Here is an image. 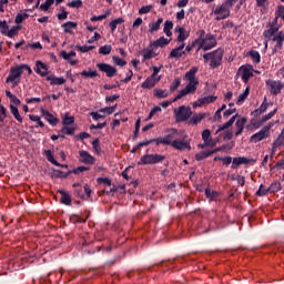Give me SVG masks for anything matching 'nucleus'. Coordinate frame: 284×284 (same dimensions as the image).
I'll use <instances>...</instances> for the list:
<instances>
[{
  "label": "nucleus",
  "instance_id": "nucleus-1",
  "mask_svg": "<svg viewBox=\"0 0 284 284\" xmlns=\"http://www.w3.org/2000/svg\"><path fill=\"white\" fill-rule=\"evenodd\" d=\"M196 72H199V68L192 67L184 74V81H187L189 83L178 93V95L173 99L172 103H175V101L183 99V97H187V94H194V92H196V89L199 88V79H196Z\"/></svg>",
  "mask_w": 284,
  "mask_h": 284
},
{
  "label": "nucleus",
  "instance_id": "nucleus-2",
  "mask_svg": "<svg viewBox=\"0 0 284 284\" xmlns=\"http://www.w3.org/2000/svg\"><path fill=\"white\" fill-rule=\"evenodd\" d=\"M236 1L239 0H226L220 7L215 8L214 14L217 16L215 21H223L224 19L230 18L231 10L234 8Z\"/></svg>",
  "mask_w": 284,
  "mask_h": 284
},
{
  "label": "nucleus",
  "instance_id": "nucleus-3",
  "mask_svg": "<svg viewBox=\"0 0 284 284\" xmlns=\"http://www.w3.org/2000/svg\"><path fill=\"white\" fill-rule=\"evenodd\" d=\"M22 75H23V71L21 69V64L11 67L9 71V75L6 79V83H12L13 88H17V85L21 83Z\"/></svg>",
  "mask_w": 284,
  "mask_h": 284
},
{
  "label": "nucleus",
  "instance_id": "nucleus-4",
  "mask_svg": "<svg viewBox=\"0 0 284 284\" xmlns=\"http://www.w3.org/2000/svg\"><path fill=\"white\" fill-rule=\"evenodd\" d=\"M175 121L176 123H183L192 119V108L181 105L178 109H174Z\"/></svg>",
  "mask_w": 284,
  "mask_h": 284
},
{
  "label": "nucleus",
  "instance_id": "nucleus-5",
  "mask_svg": "<svg viewBox=\"0 0 284 284\" xmlns=\"http://www.w3.org/2000/svg\"><path fill=\"white\" fill-rule=\"evenodd\" d=\"M163 161H165V155H161L158 153L145 154L140 159L138 165H156V163H163Z\"/></svg>",
  "mask_w": 284,
  "mask_h": 284
},
{
  "label": "nucleus",
  "instance_id": "nucleus-6",
  "mask_svg": "<svg viewBox=\"0 0 284 284\" xmlns=\"http://www.w3.org/2000/svg\"><path fill=\"white\" fill-rule=\"evenodd\" d=\"M197 50H204L207 52V50H212V48H216L217 42L216 38L212 33H206L205 38L202 39V41L197 44Z\"/></svg>",
  "mask_w": 284,
  "mask_h": 284
},
{
  "label": "nucleus",
  "instance_id": "nucleus-7",
  "mask_svg": "<svg viewBox=\"0 0 284 284\" xmlns=\"http://www.w3.org/2000/svg\"><path fill=\"white\" fill-rule=\"evenodd\" d=\"M223 54H225V49L223 48H217L216 50L212 51L210 68L213 70L220 68L221 63H223Z\"/></svg>",
  "mask_w": 284,
  "mask_h": 284
},
{
  "label": "nucleus",
  "instance_id": "nucleus-8",
  "mask_svg": "<svg viewBox=\"0 0 284 284\" xmlns=\"http://www.w3.org/2000/svg\"><path fill=\"white\" fill-rule=\"evenodd\" d=\"M270 130H272V124L263 126L261 131L250 138V142L258 143L261 141H265V139H270Z\"/></svg>",
  "mask_w": 284,
  "mask_h": 284
},
{
  "label": "nucleus",
  "instance_id": "nucleus-9",
  "mask_svg": "<svg viewBox=\"0 0 284 284\" xmlns=\"http://www.w3.org/2000/svg\"><path fill=\"white\" fill-rule=\"evenodd\" d=\"M242 73V81L247 83L254 77V67L252 64H244L239 68L237 74Z\"/></svg>",
  "mask_w": 284,
  "mask_h": 284
},
{
  "label": "nucleus",
  "instance_id": "nucleus-10",
  "mask_svg": "<svg viewBox=\"0 0 284 284\" xmlns=\"http://www.w3.org/2000/svg\"><path fill=\"white\" fill-rule=\"evenodd\" d=\"M97 68L100 72H104L108 79H112V77H116V68L112 67L111 64L100 62L97 64Z\"/></svg>",
  "mask_w": 284,
  "mask_h": 284
},
{
  "label": "nucleus",
  "instance_id": "nucleus-11",
  "mask_svg": "<svg viewBox=\"0 0 284 284\" xmlns=\"http://www.w3.org/2000/svg\"><path fill=\"white\" fill-rule=\"evenodd\" d=\"M266 84L270 87V91L271 94H273V97H278V94H281V91L284 88V83L282 81H268L266 82Z\"/></svg>",
  "mask_w": 284,
  "mask_h": 284
},
{
  "label": "nucleus",
  "instance_id": "nucleus-12",
  "mask_svg": "<svg viewBox=\"0 0 284 284\" xmlns=\"http://www.w3.org/2000/svg\"><path fill=\"white\" fill-rule=\"evenodd\" d=\"M79 156H80V163H84V165H94L97 159L90 154L88 151H79Z\"/></svg>",
  "mask_w": 284,
  "mask_h": 284
},
{
  "label": "nucleus",
  "instance_id": "nucleus-13",
  "mask_svg": "<svg viewBox=\"0 0 284 284\" xmlns=\"http://www.w3.org/2000/svg\"><path fill=\"white\" fill-rule=\"evenodd\" d=\"M250 163H256V160L245 156L234 158L231 168L232 170H236V168H239L240 165H250Z\"/></svg>",
  "mask_w": 284,
  "mask_h": 284
},
{
  "label": "nucleus",
  "instance_id": "nucleus-14",
  "mask_svg": "<svg viewBox=\"0 0 284 284\" xmlns=\"http://www.w3.org/2000/svg\"><path fill=\"white\" fill-rule=\"evenodd\" d=\"M272 41H274L276 44L273 49V54H276L278 50H283V42H284V32L280 31L276 36L272 38Z\"/></svg>",
  "mask_w": 284,
  "mask_h": 284
},
{
  "label": "nucleus",
  "instance_id": "nucleus-15",
  "mask_svg": "<svg viewBox=\"0 0 284 284\" xmlns=\"http://www.w3.org/2000/svg\"><path fill=\"white\" fill-rule=\"evenodd\" d=\"M161 81V77L154 78V75H150L143 83L142 88L143 90H152Z\"/></svg>",
  "mask_w": 284,
  "mask_h": 284
},
{
  "label": "nucleus",
  "instance_id": "nucleus-16",
  "mask_svg": "<svg viewBox=\"0 0 284 284\" xmlns=\"http://www.w3.org/2000/svg\"><path fill=\"white\" fill-rule=\"evenodd\" d=\"M175 150H192V145L187 141L174 140L170 143Z\"/></svg>",
  "mask_w": 284,
  "mask_h": 284
},
{
  "label": "nucleus",
  "instance_id": "nucleus-17",
  "mask_svg": "<svg viewBox=\"0 0 284 284\" xmlns=\"http://www.w3.org/2000/svg\"><path fill=\"white\" fill-rule=\"evenodd\" d=\"M202 140L204 141V145H210V148H214V145H216V143L212 139V132L210 131V129H205L202 132Z\"/></svg>",
  "mask_w": 284,
  "mask_h": 284
},
{
  "label": "nucleus",
  "instance_id": "nucleus-18",
  "mask_svg": "<svg viewBox=\"0 0 284 284\" xmlns=\"http://www.w3.org/2000/svg\"><path fill=\"white\" fill-rule=\"evenodd\" d=\"M34 72L39 74L40 77H48V65L43 63L42 61L36 62Z\"/></svg>",
  "mask_w": 284,
  "mask_h": 284
},
{
  "label": "nucleus",
  "instance_id": "nucleus-19",
  "mask_svg": "<svg viewBox=\"0 0 284 284\" xmlns=\"http://www.w3.org/2000/svg\"><path fill=\"white\" fill-rule=\"evenodd\" d=\"M41 114L44 116L45 121L50 123V125H58L59 124V119H57L50 111L45 109H41Z\"/></svg>",
  "mask_w": 284,
  "mask_h": 284
},
{
  "label": "nucleus",
  "instance_id": "nucleus-20",
  "mask_svg": "<svg viewBox=\"0 0 284 284\" xmlns=\"http://www.w3.org/2000/svg\"><path fill=\"white\" fill-rule=\"evenodd\" d=\"M170 41H172V39L160 37L158 40L151 42V48H165V45H170Z\"/></svg>",
  "mask_w": 284,
  "mask_h": 284
},
{
  "label": "nucleus",
  "instance_id": "nucleus-21",
  "mask_svg": "<svg viewBox=\"0 0 284 284\" xmlns=\"http://www.w3.org/2000/svg\"><path fill=\"white\" fill-rule=\"evenodd\" d=\"M270 108V103H267V98H264V101L260 105V108L255 109L251 114L253 116H260V114H264V112H267V109Z\"/></svg>",
  "mask_w": 284,
  "mask_h": 284
},
{
  "label": "nucleus",
  "instance_id": "nucleus-22",
  "mask_svg": "<svg viewBox=\"0 0 284 284\" xmlns=\"http://www.w3.org/2000/svg\"><path fill=\"white\" fill-rule=\"evenodd\" d=\"M245 123H247V118H242L235 122V128L237 129L235 136H241V134H243V130H245Z\"/></svg>",
  "mask_w": 284,
  "mask_h": 284
},
{
  "label": "nucleus",
  "instance_id": "nucleus-23",
  "mask_svg": "<svg viewBox=\"0 0 284 284\" xmlns=\"http://www.w3.org/2000/svg\"><path fill=\"white\" fill-rule=\"evenodd\" d=\"M59 194H61L60 203L62 205H72V197L70 196L69 192H65L63 190L58 191Z\"/></svg>",
  "mask_w": 284,
  "mask_h": 284
},
{
  "label": "nucleus",
  "instance_id": "nucleus-24",
  "mask_svg": "<svg viewBox=\"0 0 284 284\" xmlns=\"http://www.w3.org/2000/svg\"><path fill=\"white\" fill-rule=\"evenodd\" d=\"M278 32V27H268V29L264 30L263 37L267 41H272L274 39V34Z\"/></svg>",
  "mask_w": 284,
  "mask_h": 284
},
{
  "label": "nucleus",
  "instance_id": "nucleus-25",
  "mask_svg": "<svg viewBox=\"0 0 284 284\" xmlns=\"http://www.w3.org/2000/svg\"><path fill=\"white\" fill-rule=\"evenodd\" d=\"M207 116V113H199L194 114L192 118L189 119L187 123L189 125H199L201 123L202 119Z\"/></svg>",
  "mask_w": 284,
  "mask_h": 284
},
{
  "label": "nucleus",
  "instance_id": "nucleus-26",
  "mask_svg": "<svg viewBox=\"0 0 284 284\" xmlns=\"http://www.w3.org/2000/svg\"><path fill=\"white\" fill-rule=\"evenodd\" d=\"M161 23H163V18H159L156 22L150 23L149 24V32L151 34H154V32H159L161 30Z\"/></svg>",
  "mask_w": 284,
  "mask_h": 284
},
{
  "label": "nucleus",
  "instance_id": "nucleus-27",
  "mask_svg": "<svg viewBox=\"0 0 284 284\" xmlns=\"http://www.w3.org/2000/svg\"><path fill=\"white\" fill-rule=\"evenodd\" d=\"M47 81H50V85H63V83H65L64 78H58L53 75H48Z\"/></svg>",
  "mask_w": 284,
  "mask_h": 284
},
{
  "label": "nucleus",
  "instance_id": "nucleus-28",
  "mask_svg": "<svg viewBox=\"0 0 284 284\" xmlns=\"http://www.w3.org/2000/svg\"><path fill=\"white\" fill-rule=\"evenodd\" d=\"M190 38V32L185 31V28H180V33L176 38L178 43H183V41H186V39Z\"/></svg>",
  "mask_w": 284,
  "mask_h": 284
},
{
  "label": "nucleus",
  "instance_id": "nucleus-29",
  "mask_svg": "<svg viewBox=\"0 0 284 284\" xmlns=\"http://www.w3.org/2000/svg\"><path fill=\"white\" fill-rule=\"evenodd\" d=\"M10 110L16 121H18V123H23V118H21V114L19 113V108H17L14 104H10Z\"/></svg>",
  "mask_w": 284,
  "mask_h": 284
},
{
  "label": "nucleus",
  "instance_id": "nucleus-30",
  "mask_svg": "<svg viewBox=\"0 0 284 284\" xmlns=\"http://www.w3.org/2000/svg\"><path fill=\"white\" fill-rule=\"evenodd\" d=\"M72 174V171H68L67 173H63V171L60 170H53L52 171V178L53 179H68Z\"/></svg>",
  "mask_w": 284,
  "mask_h": 284
},
{
  "label": "nucleus",
  "instance_id": "nucleus-31",
  "mask_svg": "<svg viewBox=\"0 0 284 284\" xmlns=\"http://www.w3.org/2000/svg\"><path fill=\"white\" fill-rule=\"evenodd\" d=\"M20 30H21V26H19V24L14 26L10 30L7 31L4 37H9V39H14V37H17V34H19Z\"/></svg>",
  "mask_w": 284,
  "mask_h": 284
},
{
  "label": "nucleus",
  "instance_id": "nucleus-32",
  "mask_svg": "<svg viewBox=\"0 0 284 284\" xmlns=\"http://www.w3.org/2000/svg\"><path fill=\"white\" fill-rule=\"evenodd\" d=\"M174 28V22L166 20L164 22V29L163 32L166 34V37H172V29Z\"/></svg>",
  "mask_w": 284,
  "mask_h": 284
},
{
  "label": "nucleus",
  "instance_id": "nucleus-33",
  "mask_svg": "<svg viewBox=\"0 0 284 284\" xmlns=\"http://www.w3.org/2000/svg\"><path fill=\"white\" fill-rule=\"evenodd\" d=\"M184 54H185V51H181L176 47L173 50H171V52L169 54V59H181V57H183Z\"/></svg>",
  "mask_w": 284,
  "mask_h": 284
},
{
  "label": "nucleus",
  "instance_id": "nucleus-34",
  "mask_svg": "<svg viewBox=\"0 0 284 284\" xmlns=\"http://www.w3.org/2000/svg\"><path fill=\"white\" fill-rule=\"evenodd\" d=\"M62 28L65 34H72V30L77 28V22H72V21L65 22L62 24Z\"/></svg>",
  "mask_w": 284,
  "mask_h": 284
},
{
  "label": "nucleus",
  "instance_id": "nucleus-35",
  "mask_svg": "<svg viewBox=\"0 0 284 284\" xmlns=\"http://www.w3.org/2000/svg\"><path fill=\"white\" fill-rule=\"evenodd\" d=\"M205 196L209 199V201H216L219 199V192L212 191L210 187L205 189Z\"/></svg>",
  "mask_w": 284,
  "mask_h": 284
},
{
  "label": "nucleus",
  "instance_id": "nucleus-36",
  "mask_svg": "<svg viewBox=\"0 0 284 284\" xmlns=\"http://www.w3.org/2000/svg\"><path fill=\"white\" fill-rule=\"evenodd\" d=\"M268 190L270 194H276V192H281V190H283V186L281 185V182L275 181L268 186Z\"/></svg>",
  "mask_w": 284,
  "mask_h": 284
},
{
  "label": "nucleus",
  "instance_id": "nucleus-37",
  "mask_svg": "<svg viewBox=\"0 0 284 284\" xmlns=\"http://www.w3.org/2000/svg\"><path fill=\"white\" fill-rule=\"evenodd\" d=\"M247 55L251 57L253 63H261V53L258 51L251 50Z\"/></svg>",
  "mask_w": 284,
  "mask_h": 284
},
{
  "label": "nucleus",
  "instance_id": "nucleus-38",
  "mask_svg": "<svg viewBox=\"0 0 284 284\" xmlns=\"http://www.w3.org/2000/svg\"><path fill=\"white\" fill-rule=\"evenodd\" d=\"M154 97H156V99H168V97H170V92L163 89H155Z\"/></svg>",
  "mask_w": 284,
  "mask_h": 284
},
{
  "label": "nucleus",
  "instance_id": "nucleus-39",
  "mask_svg": "<svg viewBox=\"0 0 284 284\" xmlns=\"http://www.w3.org/2000/svg\"><path fill=\"white\" fill-rule=\"evenodd\" d=\"M44 155L47 158V161H49V163H52V165H61V163L54 160V155L52 154L51 150H44Z\"/></svg>",
  "mask_w": 284,
  "mask_h": 284
},
{
  "label": "nucleus",
  "instance_id": "nucleus-40",
  "mask_svg": "<svg viewBox=\"0 0 284 284\" xmlns=\"http://www.w3.org/2000/svg\"><path fill=\"white\" fill-rule=\"evenodd\" d=\"M110 14H112V10H106L104 14H100V16H93L90 18V21L94 22V21H103V19H108V17H110Z\"/></svg>",
  "mask_w": 284,
  "mask_h": 284
},
{
  "label": "nucleus",
  "instance_id": "nucleus-41",
  "mask_svg": "<svg viewBox=\"0 0 284 284\" xmlns=\"http://www.w3.org/2000/svg\"><path fill=\"white\" fill-rule=\"evenodd\" d=\"M179 136V130L171 129L169 130V134L164 136V140H166L169 143H172V139H176Z\"/></svg>",
  "mask_w": 284,
  "mask_h": 284
},
{
  "label": "nucleus",
  "instance_id": "nucleus-42",
  "mask_svg": "<svg viewBox=\"0 0 284 284\" xmlns=\"http://www.w3.org/2000/svg\"><path fill=\"white\" fill-rule=\"evenodd\" d=\"M121 23H125V20L123 18H118L112 20L109 26L111 28V32H114L116 30V26H121Z\"/></svg>",
  "mask_w": 284,
  "mask_h": 284
},
{
  "label": "nucleus",
  "instance_id": "nucleus-43",
  "mask_svg": "<svg viewBox=\"0 0 284 284\" xmlns=\"http://www.w3.org/2000/svg\"><path fill=\"white\" fill-rule=\"evenodd\" d=\"M247 97H250V87H246L245 91L239 95L236 105H241V103H243L247 99Z\"/></svg>",
  "mask_w": 284,
  "mask_h": 284
},
{
  "label": "nucleus",
  "instance_id": "nucleus-44",
  "mask_svg": "<svg viewBox=\"0 0 284 284\" xmlns=\"http://www.w3.org/2000/svg\"><path fill=\"white\" fill-rule=\"evenodd\" d=\"M255 194L256 196H267L270 194V186L265 187V185L261 184Z\"/></svg>",
  "mask_w": 284,
  "mask_h": 284
},
{
  "label": "nucleus",
  "instance_id": "nucleus-45",
  "mask_svg": "<svg viewBox=\"0 0 284 284\" xmlns=\"http://www.w3.org/2000/svg\"><path fill=\"white\" fill-rule=\"evenodd\" d=\"M91 145L95 154H101V141L98 138L91 142Z\"/></svg>",
  "mask_w": 284,
  "mask_h": 284
},
{
  "label": "nucleus",
  "instance_id": "nucleus-46",
  "mask_svg": "<svg viewBox=\"0 0 284 284\" xmlns=\"http://www.w3.org/2000/svg\"><path fill=\"white\" fill-rule=\"evenodd\" d=\"M74 130H75L74 126L63 125L60 132L63 136L64 134H67L68 136H72V134H74Z\"/></svg>",
  "mask_w": 284,
  "mask_h": 284
},
{
  "label": "nucleus",
  "instance_id": "nucleus-47",
  "mask_svg": "<svg viewBox=\"0 0 284 284\" xmlns=\"http://www.w3.org/2000/svg\"><path fill=\"white\" fill-rule=\"evenodd\" d=\"M209 156H212L211 151H202L195 155V159L197 161H205V159H207Z\"/></svg>",
  "mask_w": 284,
  "mask_h": 284
},
{
  "label": "nucleus",
  "instance_id": "nucleus-48",
  "mask_svg": "<svg viewBox=\"0 0 284 284\" xmlns=\"http://www.w3.org/2000/svg\"><path fill=\"white\" fill-rule=\"evenodd\" d=\"M80 74L84 78V79H94V77H99V73L97 71H82L80 72Z\"/></svg>",
  "mask_w": 284,
  "mask_h": 284
},
{
  "label": "nucleus",
  "instance_id": "nucleus-49",
  "mask_svg": "<svg viewBox=\"0 0 284 284\" xmlns=\"http://www.w3.org/2000/svg\"><path fill=\"white\" fill-rule=\"evenodd\" d=\"M214 101H216V97L214 95H207L199 99V102L201 103V105H205V103H214Z\"/></svg>",
  "mask_w": 284,
  "mask_h": 284
},
{
  "label": "nucleus",
  "instance_id": "nucleus-50",
  "mask_svg": "<svg viewBox=\"0 0 284 284\" xmlns=\"http://www.w3.org/2000/svg\"><path fill=\"white\" fill-rule=\"evenodd\" d=\"M112 52V45L105 44L100 47L99 49V54L108 55Z\"/></svg>",
  "mask_w": 284,
  "mask_h": 284
},
{
  "label": "nucleus",
  "instance_id": "nucleus-51",
  "mask_svg": "<svg viewBox=\"0 0 284 284\" xmlns=\"http://www.w3.org/2000/svg\"><path fill=\"white\" fill-rule=\"evenodd\" d=\"M60 57L64 59V61H70L71 57H77V51H70L69 53L67 51H61Z\"/></svg>",
  "mask_w": 284,
  "mask_h": 284
},
{
  "label": "nucleus",
  "instance_id": "nucleus-52",
  "mask_svg": "<svg viewBox=\"0 0 284 284\" xmlns=\"http://www.w3.org/2000/svg\"><path fill=\"white\" fill-rule=\"evenodd\" d=\"M54 4V0H45L44 3L40 6V10H43V12H48L50 8Z\"/></svg>",
  "mask_w": 284,
  "mask_h": 284
},
{
  "label": "nucleus",
  "instance_id": "nucleus-53",
  "mask_svg": "<svg viewBox=\"0 0 284 284\" xmlns=\"http://www.w3.org/2000/svg\"><path fill=\"white\" fill-rule=\"evenodd\" d=\"M6 119H8V109L3 104H0V123H3Z\"/></svg>",
  "mask_w": 284,
  "mask_h": 284
},
{
  "label": "nucleus",
  "instance_id": "nucleus-54",
  "mask_svg": "<svg viewBox=\"0 0 284 284\" xmlns=\"http://www.w3.org/2000/svg\"><path fill=\"white\" fill-rule=\"evenodd\" d=\"M30 17V14L28 13H18L16 16V23L19 26V23H23V21H26V19H28Z\"/></svg>",
  "mask_w": 284,
  "mask_h": 284
},
{
  "label": "nucleus",
  "instance_id": "nucleus-55",
  "mask_svg": "<svg viewBox=\"0 0 284 284\" xmlns=\"http://www.w3.org/2000/svg\"><path fill=\"white\" fill-rule=\"evenodd\" d=\"M196 37H197V39H195V43L199 44L201 41H203V39L205 37H207V34L205 33V30L200 29V30L196 31Z\"/></svg>",
  "mask_w": 284,
  "mask_h": 284
},
{
  "label": "nucleus",
  "instance_id": "nucleus-56",
  "mask_svg": "<svg viewBox=\"0 0 284 284\" xmlns=\"http://www.w3.org/2000/svg\"><path fill=\"white\" fill-rule=\"evenodd\" d=\"M113 63H115V65H119L120 68H123L124 65H128V61L116 57V55H113Z\"/></svg>",
  "mask_w": 284,
  "mask_h": 284
},
{
  "label": "nucleus",
  "instance_id": "nucleus-57",
  "mask_svg": "<svg viewBox=\"0 0 284 284\" xmlns=\"http://www.w3.org/2000/svg\"><path fill=\"white\" fill-rule=\"evenodd\" d=\"M67 6L69 8H83V1H81V0H72L71 2H68Z\"/></svg>",
  "mask_w": 284,
  "mask_h": 284
},
{
  "label": "nucleus",
  "instance_id": "nucleus-58",
  "mask_svg": "<svg viewBox=\"0 0 284 284\" xmlns=\"http://www.w3.org/2000/svg\"><path fill=\"white\" fill-rule=\"evenodd\" d=\"M91 116L93 119V121H99V119H105V113L101 112V110H99L98 112H91Z\"/></svg>",
  "mask_w": 284,
  "mask_h": 284
},
{
  "label": "nucleus",
  "instance_id": "nucleus-59",
  "mask_svg": "<svg viewBox=\"0 0 284 284\" xmlns=\"http://www.w3.org/2000/svg\"><path fill=\"white\" fill-rule=\"evenodd\" d=\"M60 12L61 13H58L59 21H65V19H68V11H65V7H61Z\"/></svg>",
  "mask_w": 284,
  "mask_h": 284
},
{
  "label": "nucleus",
  "instance_id": "nucleus-60",
  "mask_svg": "<svg viewBox=\"0 0 284 284\" xmlns=\"http://www.w3.org/2000/svg\"><path fill=\"white\" fill-rule=\"evenodd\" d=\"M282 145H284V136L278 135L277 139L273 142V146H274V149H278Z\"/></svg>",
  "mask_w": 284,
  "mask_h": 284
},
{
  "label": "nucleus",
  "instance_id": "nucleus-61",
  "mask_svg": "<svg viewBox=\"0 0 284 284\" xmlns=\"http://www.w3.org/2000/svg\"><path fill=\"white\" fill-rule=\"evenodd\" d=\"M154 57H156V53L154 52V50H148V51L144 52L143 61L154 59Z\"/></svg>",
  "mask_w": 284,
  "mask_h": 284
},
{
  "label": "nucleus",
  "instance_id": "nucleus-62",
  "mask_svg": "<svg viewBox=\"0 0 284 284\" xmlns=\"http://www.w3.org/2000/svg\"><path fill=\"white\" fill-rule=\"evenodd\" d=\"M181 85V79L176 78L172 84L170 85V91L174 92L175 90H179V87Z\"/></svg>",
  "mask_w": 284,
  "mask_h": 284
},
{
  "label": "nucleus",
  "instance_id": "nucleus-63",
  "mask_svg": "<svg viewBox=\"0 0 284 284\" xmlns=\"http://www.w3.org/2000/svg\"><path fill=\"white\" fill-rule=\"evenodd\" d=\"M276 112H278V109H274L268 114L262 116V123L270 121V119H272L276 114Z\"/></svg>",
  "mask_w": 284,
  "mask_h": 284
},
{
  "label": "nucleus",
  "instance_id": "nucleus-64",
  "mask_svg": "<svg viewBox=\"0 0 284 284\" xmlns=\"http://www.w3.org/2000/svg\"><path fill=\"white\" fill-rule=\"evenodd\" d=\"M74 123V116L65 115L62 120L63 125H72Z\"/></svg>",
  "mask_w": 284,
  "mask_h": 284
}]
</instances>
